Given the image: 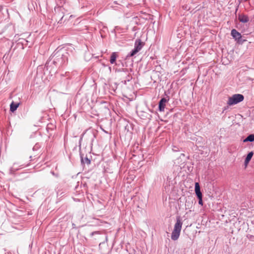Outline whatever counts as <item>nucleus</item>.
I'll return each instance as SVG.
<instances>
[{"mask_svg":"<svg viewBox=\"0 0 254 254\" xmlns=\"http://www.w3.org/2000/svg\"><path fill=\"white\" fill-rule=\"evenodd\" d=\"M69 57V54L65 50L55 51L49 58L46 63V64L51 65L53 64L56 66H61L66 65Z\"/></svg>","mask_w":254,"mask_h":254,"instance_id":"1","label":"nucleus"},{"mask_svg":"<svg viewBox=\"0 0 254 254\" xmlns=\"http://www.w3.org/2000/svg\"><path fill=\"white\" fill-rule=\"evenodd\" d=\"M183 222L181 221L180 216L176 218V222L175 224L174 230L171 234V239L174 241L177 240L180 235Z\"/></svg>","mask_w":254,"mask_h":254,"instance_id":"2","label":"nucleus"},{"mask_svg":"<svg viewBox=\"0 0 254 254\" xmlns=\"http://www.w3.org/2000/svg\"><path fill=\"white\" fill-rule=\"evenodd\" d=\"M244 99V97L243 95L240 94H236L232 96L229 97L227 101V104L229 106H232L237 104Z\"/></svg>","mask_w":254,"mask_h":254,"instance_id":"3","label":"nucleus"},{"mask_svg":"<svg viewBox=\"0 0 254 254\" xmlns=\"http://www.w3.org/2000/svg\"><path fill=\"white\" fill-rule=\"evenodd\" d=\"M144 43L140 39L136 40L134 49L130 52L128 56L132 57L138 52L144 46Z\"/></svg>","mask_w":254,"mask_h":254,"instance_id":"4","label":"nucleus"},{"mask_svg":"<svg viewBox=\"0 0 254 254\" xmlns=\"http://www.w3.org/2000/svg\"><path fill=\"white\" fill-rule=\"evenodd\" d=\"M84 135L87 137V139L91 143H92L95 138V134L92 131H86L83 133L79 139V143L81 141L82 137Z\"/></svg>","mask_w":254,"mask_h":254,"instance_id":"5","label":"nucleus"},{"mask_svg":"<svg viewBox=\"0 0 254 254\" xmlns=\"http://www.w3.org/2000/svg\"><path fill=\"white\" fill-rule=\"evenodd\" d=\"M169 99H166V98H162L159 102L158 104V110L160 112L164 111L165 107L166 106V103L169 101Z\"/></svg>","mask_w":254,"mask_h":254,"instance_id":"6","label":"nucleus"},{"mask_svg":"<svg viewBox=\"0 0 254 254\" xmlns=\"http://www.w3.org/2000/svg\"><path fill=\"white\" fill-rule=\"evenodd\" d=\"M231 34L233 38L235 39L236 41H237L239 42H240V40L242 38L241 34L239 32H238L236 29H232L231 30Z\"/></svg>","mask_w":254,"mask_h":254,"instance_id":"7","label":"nucleus"},{"mask_svg":"<svg viewBox=\"0 0 254 254\" xmlns=\"http://www.w3.org/2000/svg\"><path fill=\"white\" fill-rule=\"evenodd\" d=\"M194 190H195V194H196L197 198L202 197V193L201 192L199 184L198 183H195Z\"/></svg>","mask_w":254,"mask_h":254,"instance_id":"8","label":"nucleus"},{"mask_svg":"<svg viewBox=\"0 0 254 254\" xmlns=\"http://www.w3.org/2000/svg\"><path fill=\"white\" fill-rule=\"evenodd\" d=\"M20 105L19 103H14L13 101L10 105V111L13 113L16 110Z\"/></svg>","mask_w":254,"mask_h":254,"instance_id":"9","label":"nucleus"},{"mask_svg":"<svg viewBox=\"0 0 254 254\" xmlns=\"http://www.w3.org/2000/svg\"><path fill=\"white\" fill-rule=\"evenodd\" d=\"M238 19L240 22L243 23H246L249 20V17L247 15L244 14H240L239 15Z\"/></svg>","mask_w":254,"mask_h":254,"instance_id":"10","label":"nucleus"},{"mask_svg":"<svg viewBox=\"0 0 254 254\" xmlns=\"http://www.w3.org/2000/svg\"><path fill=\"white\" fill-rule=\"evenodd\" d=\"M28 41L25 39H19L18 40V42L17 43V45H21L22 46V49H24V46L28 45Z\"/></svg>","mask_w":254,"mask_h":254,"instance_id":"11","label":"nucleus"},{"mask_svg":"<svg viewBox=\"0 0 254 254\" xmlns=\"http://www.w3.org/2000/svg\"><path fill=\"white\" fill-rule=\"evenodd\" d=\"M253 155H254V153L253 151H251L248 154L246 158H245V164L246 166H247V164L249 163V162L251 160Z\"/></svg>","mask_w":254,"mask_h":254,"instance_id":"12","label":"nucleus"},{"mask_svg":"<svg viewBox=\"0 0 254 254\" xmlns=\"http://www.w3.org/2000/svg\"><path fill=\"white\" fill-rule=\"evenodd\" d=\"M117 57L118 55L116 52H114L111 54L110 60V62L111 64L115 63Z\"/></svg>","mask_w":254,"mask_h":254,"instance_id":"13","label":"nucleus"},{"mask_svg":"<svg viewBox=\"0 0 254 254\" xmlns=\"http://www.w3.org/2000/svg\"><path fill=\"white\" fill-rule=\"evenodd\" d=\"M81 161L82 164L89 165L91 163L90 160L87 157L83 158V155L80 154Z\"/></svg>","mask_w":254,"mask_h":254,"instance_id":"14","label":"nucleus"},{"mask_svg":"<svg viewBox=\"0 0 254 254\" xmlns=\"http://www.w3.org/2000/svg\"><path fill=\"white\" fill-rule=\"evenodd\" d=\"M244 142H253L254 141V134H251L249 135L243 141Z\"/></svg>","mask_w":254,"mask_h":254,"instance_id":"15","label":"nucleus"},{"mask_svg":"<svg viewBox=\"0 0 254 254\" xmlns=\"http://www.w3.org/2000/svg\"><path fill=\"white\" fill-rule=\"evenodd\" d=\"M132 79V76L130 74H128L126 77V79L122 81L124 84H127V82H128Z\"/></svg>","mask_w":254,"mask_h":254,"instance_id":"16","label":"nucleus"},{"mask_svg":"<svg viewBox=\"0 0 254 254\" xmlns=\"http://www.w3.org/2000/svg\"><path fill=\"white\" fill-rule=\"evenodd\" d=\"M17 166L21 167L22 168L25 166L24 165H18V163H14V164L11 168V170H13V171L17 170L18 169L17 168Z\"/></svg>","mask_w":254,"mask_h":254,"instance_id":"17","label":"nucleus"},{"mask_svg":"<svg viewBox=\"0 0 254 254\" xmlns=\"http://www.w3.org/2000/svg\"><path fill=\"white\" fill-rule=\"evenodd\" d=\"M247 238L251 241H254V236L250 234L247 235Z\"/></svg>","mask_w":254,"mask_h":254,"instance_id":"18","label":"nucleus"},{"mask_svg":"<svg viewBox=\"0 0 254 254\" xmlns=\"http://www.w3.org/2000/svg\"><path fill=\"white\" fill-rule=\"evenodd\" d=\"M62 10V7L61 6H58L57 8H55V11L56 12L55 15H57V12H60Z\"/></svg>","mask_w":254,"mask_h":254,"instance_id":"19","label":"nucleus"},{"mask_svg":"<svg viewBox=\"0 0 254 254\" xmlns=\"http://www.w3.org/2000/svg\"><path fill=\"white\" fill-rule=\"evenodd\" d=\"M99 234H100L99 231H94V232H93L90 233V236H93L94 235H99Z\"/></svg>","mask_w":254,"mask_h":254,"instance_id":"20","label":"nucleus"},{"mask_svg":"<svg viewBox=\"0 0 254 254\" xmlns=\"http://www.w3.org/2000/svg\"><path fill=\"white\" fill-rule=\"evenodd\" d=\"M198 204L202 205H203V201H202V197H198Z\"/></svg>","mask_w":254,"mask_h":254,"instance_id":"21","label":"nucleus"},{"mask_svg":"<svg viewBox=\"0 0 254 254\" xmlns=\"http://www.w3.org/2000/svg\"><path fill=\"white\" fill-rule=\"evenodd\" d=\"M64 16V14H63V13H62V15H61V19L59 21V22H60V21H61V20H62V19L63 18Z\"/></svg>","mask_w":254,"mask_h":254,"instance_id":"22","label":"nucleus"},{"mask_svg":"<svg viewBox=\"0 0 254 254\" xmlns=\"http://www.w3.org/2000/svg\"><path fill=\"white\" fill-rule=\"evenodd\" d=\"M37 148H38V145L36 144L35 146L33 147V149L35 150Z\"/></svg>","mask_w":254,"mask_h":254,"instance_id":"23","label":"nucleus"},{"mask_svg":"<svg viewBox=\"0 0 254 254\" xmlns=\"http://www.w3.org/2000/svg\"><path fill=\"white\" fill-rule=\"evenodd\" d=\"M111 67H109V70H111Z\"/></svg>","mask_w":254,"mask_h":254,"instance_id":"24","label":"nucleus"},{"mask_svg":"<svg viewBox=\"0 0 254 254\" xmlns=\"http://www.w3.org/2000/svg\"><path fill=\"white\" fill-rule=\"evenodd\" d=\"M128 254H131L129 253Z\"/></svg>","mask_w":254,"mask_h":254,"instance_id":"25","label":"nucleus"}]
</instances>
